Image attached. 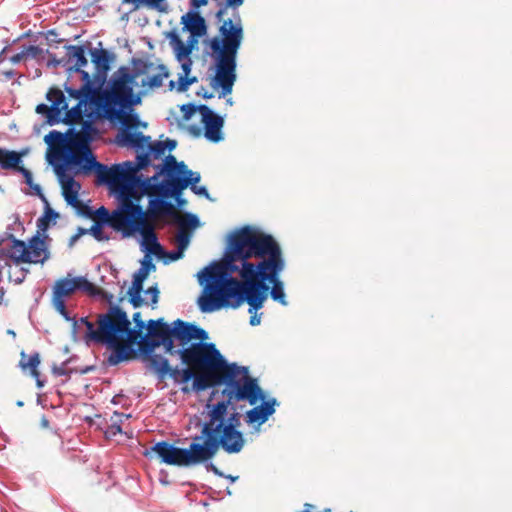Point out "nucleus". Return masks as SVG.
<instances>
[{"mask_svg":"<svg viewBox=\"0 0 512 512\" xmlns=\"http://www.w3.org/2000/svg\"><path fill=\"white\" fill-rule=\"evenodd\" d=\"M123 3L132 4L134 10L138 9L141 5H145L150 9L164 12L165 8L162 6L163 0H122Z\"/></svg>","mask_w":512,"mask_h":512,"instance_id":"obj_46","label":"nucleus"},{"mask_svg":"<svg viewBox=\"0 0 512 512\" xmlns=\"http://www.w3.org/2000/svg\"><path fill=\"white\" fill-rule=\"evenodd\" d=\"M81 76L82 85L79 88L70 86L67 82L64 84V90L69 97L86 96L96 98L98 94V86L95 85L93 77L83 68L80 71H73Z\"/></svg>","mask_w":512,"mask_h":512,"instance_id":"obj_24","label":"nucleus"},{"mask_svg":"<svg viewBox=\"0 0 512 512\" xmlns=\"http://www.w3.org/2000/svg\"><path fill=\"white\" fill-rule=\"evenodd\" d=\"M131 344L126 340H116L115 345L106 346L111 349V353L107 358V364L110 366H116L121 362L126 361L132 353Z\"/></svg>","mask_w":512,"mask_h":512,"instance_id":"obj_29","label":"nucleus"},{"mask_svg":"<svg viewBox=\"0 0 512 512\" xmlns=\"http://www.w3.org/2000/svg\"><path fill=\"white\" fill-rule=\"evenodd\" d=\"M141 95L142 92L135 93L134 84L116 70L95 98L97 117L109 122L119 120L141 104Z\"/></svg>","mask_w":512,"mask_h":512,"instance_id":"obj_6","label":"nucleus"},{"mask_svg":"<svg viewBox=\"0 0 512 512\" xmlns=\"http://www.w3.org/2000/svg\"><path fill=\"white\" fill-rule=\"evenodd\" d=\"M70 283L73 286V291H82L87 293L88 295H95L97 293H100L99 287H97L95 284L90 282L86 277L84 276H76L71 279H69Z\"/></svg>","mask_w":512,"mask_h":512,"instance_id":"obj_38","label":"nucleus"},{"mask_svg":"<svg viewBox=\"0 0 512 512\" xmlns=\"http://www.w3.org/2000/svg\"><path fill=\"white\" fill-rule=\"evenodd\" d=\"M150 452H155L162 463L174 466L190 467L204 462L199 441L192 438L188 448H180L167 441L156 442Z\"/></svg>","mask_w":512,"mask_h":512,"instance_id":"obj_14","label":"nucleus"},{"mask_svg":"<svg viewBox=\"0 0 512 512\" xmlns=\"http://www.w3.org/2000/svg\"><path fill=\"white\" fill-rule=\"evenodd\" d=\"M174 53H175V57L178 61H182L184 59H187V58H190V54H191V51H190V48L185 46L184 43H182V47L181 48H175L174 49Z\"/></svg>","mask_w":512,"mask_h":512,"instance_id":"obj_59","label":"nucleus"},{"mask_svg":"<svg viewBox=\"0 0 512 512\" xmlns=\"http://www.w3.org/2000/svg\"><path fill=\"white\" fill-rule=\"evenodd\" d=\"M55 172L58 175L59 182L63 189V197L68 205L76 208L79 214L84 215L85 217L92 216V209L89 205L83 204L79 201V190L81 189V185L74 178V173L70 170L72 174H65L60 167L54 166Z\"/></svg>","mask_w":512,"mask_h":512,"instance_id":"obj_18","label":"nucleus"},{"mask_svg":"<svg viewBox=\"0 0 512 512\" xmlns=\"http://www.w3.org/2000/svg\"><path fill=\"white\" fill-rule=\"evenodd\" d=\"M202 105L203 104L196 105L194 103H187L181 105L180 110L183 113V119L186 121L190 120L196 111H199L202 114Z\"/></svg>","mask_w":512,"mask_h":512,"instance_id":"obj_50","label":"nucleus"},{"mask_svg":"<svg viewBox=\"0 0 512 512\" xmlns=\"http://www.w3.org/2000/svg\"><path fill=\"white\" fill-rule=\"evenodd\" d=\"M88 119L82 122L81 131H73L67 139L66 149L60 160L64 165L65 170H71L74 174H83V171H78L86 160H90L91 155H94L89 148L90 143L98 134V129L94 125V120L97 117V111L88 115Z\"/></svg>","mask_w":512,"mask_h":512,"instance_id":"obj_9","label":"nucleus"},{"mask_svg":"<svg viewBox=\"0 0 512 512\" xmlns=\"http://www.w3.org/2000/svg\"><path fill=\"white\" fill-rule=\"evenodd\" d=\"M23 51L25 53V57H30L33 59L38 58L39 55L43 53V49L35 45L24 46Z\"/></svg>","mask_w":512,"mask_h":512,"instance_id":"obj_57","label":"nucleus"},{"mask_svg":"<svg viewBox=\"0 0 512 512\" xmlns=\"http://www.w3.org/2000/svg\"><path fill=\"white\" fill-rule=\"evenodd\" d=\"M49 241L51 239L45 233L38 229L28 244L17 239L9 231L0 234V260L8 265L11 260L15 264L20 263H41L43 264L50 258Z\"/></svg>","mask_w":512,"mask_h":512,"instance_id":"obj_8","label":"nucleus"},{"mask_svg":"<svg viewBox=\"0 0 512 512\" xmlns=\"http://www.w3.org/2000/svg\"><path fill=\"white\" fill-rule=\"evenodd\" d=\"M190 190L198 195V196H202L210 201H212V198L210 197V194L206 188V186H198V185H195L193 187L190 188Z\"/></svg>","mask_w":512,"mask_h":512,"instance_id":"obj_60","label":"nucleus"},{"mask_svg":"<svg viewBox=\"0 0 512 512\" xmlns=\"http://www.w3.org/2000/svg\"><path fill=\"white\" fill-rule=\"evenodd\" d=\"M183 252H184V250H182V249H180L178 247H177V249L169 251V252L165 251V254L162 257L164 263L168 264L169 262H173V261L179 260L180 258L183 257Z\"/></svg>","mask_w":512,"mask_h":512,"instance_id":"obj_56","label":"nucleus"},{"mask_svg":"<svg viewBox=\"0 0 512 512\" xmlns=\"http://www.w3.org/2000/svg\"><path fill=\"white\" fill-rule=\"evenodd\" d=\"M108 72L106 70H96L95 75L93 77V81L95 82V85L98 86V94L100 95V91L104 86V84L107 82V76Z\"/></svg>","mask_w":512,"mask_h":512,"instance_id":"obj_54","label":"nucleus"},{"mask_svg":"<svg viewBox=\"0 0 512 512\" xmlns=\"http://www.w3.org/2000/svg\"><path fill=\"white\" fill-rule=\"evenodd\" d=\"M69 360L62 362L59 366H53L52 372L55 376H69L71 374V370L67 368Z\"/></svg>","mask_w":512,"mask_h":512,"instance_id":"obj_58","label":"nucleus"},{"mask_svg":"<svg viewBox=\"0 0 512 512\" xmlns=\"http://www.w3.org/2000/svg\"><path fill=\"white\" fill-rule=\"evenodd\" d=\"M264 291V289H258L257 287L249 289L224 304L218 303L217 305L212 306V312L222 308L236 309L246 302L248 304V313L251 315L249 324L251 326H257L261 323V317L263 315L262 312L258 311L263 308L264 303L266 302V294Z\"/></svg>","mask_w":512,"mask_h":512,"instance_id":"obj_17","label":"nucleus"},{"mask_svg":"<svg viewBox=\"0 0 512 512\" xmlns=\"http://www.w3.org/2000/svg\"><path fill=\"white\" fill-rule=\"evenodd\" d=\"M130 209V221L125 230H123L122 236L124 238L131 237L135 233L141 235L140 248L145 254L144 256L153 255L157 258H161L165 254V249L159 243L157 234L154 226L148 221L150 215L148 214V208L146 210L140 204H131L128 206Z\"/></svg>","mask_w":512,"mask_h":512,"instance_id":"obj_10","label":"nucleus"},{"mask_svg":"<svg viewBox=\"0 0 512 512\" xmlns=\"http://www.w3.org/2000/svg\"><path fill=\"white\" fill-rule=\"evenodd\" d=\"M46 53L49 56V59L47 61L48 67H57L61 65L67 70L66 57L57 58L56 55L54 53H51L49 50H46Z\"/></svg>","mask_w":512,"mask_h":512,"instance_id":"obj_55","label":"nucleus"},{"mask_svg":"<svg viewBox=\"0 0 512 512\" xmlns=\"http://www.w3.org/2000/svg\"><path fill=\"white\" fill-rule=\"evenodd\" d=\"M89 54L91 56V61L95 66V70H106L109 71L111 68V63L114 59V54L109 52L102 47L91 48L89 49Z\"/></svg>","mask_w":512,"mask_h":512,"instance_id":"obj_33","label":"nucleus"},{"mask_svg":"<svg viewBox=\"0 0 512 512\" xmlns=\"http://www.w3.org/2000/svg\"><path fill=\"white\" fill-rule=\"evenodd\" d=\"M77 321H79L80 326H84L86 328V332L83 337L85 343L87 345H89L90 342L94 343L95 334H96V330H97V328H95V325L91 321H89L87 317H81V318L77 319Z\"/></svg>","mask_w":512,"mask_h":512,"instance_id":"obj_47","label":"nucleus"},{"mask_svg":"<svg viewBox=\"0 0 512 512\" xmlns=\"http://www.w3.org/2000/svg\"><path fill=\"white\" fill-rule=\"evenodd\" d=\"M168 38L170 40V45L172 46L173 50L177 47V48H181L182 47V43L183 41L179 38V35L176 31H171L169 34H168Z\"/></svg>","mask_w":512,"mask_h":512,"instance_id":"obj_61","label":"nucleus"},{"mask_svg":"<svg viewBox=\"0 0 512 512\" xmlns=\"http://www.w3.org/2000/svg\"><path fill=\"white\" fill-rule=\"evenodd\" d=\"M26 354L25 352L21 353L20 367L23 370H30L31 375L36 379V384L38 388H42L44 386V381L39 378L38 366L40 364V356L38 352L31 354L27 361H25Z\"/></svg>","mask_w":512,"mask_h":512,"instance_id":"obj_35","label":"nucleus"},{"mask_svg":"<svg viewBox=\"0 0 512 512\" xmlns=\"http://www.w3.org/2000/svg\"><path fill=\"white\" fill-rule=\"evenodd\" d=\"M155 367L151 370L159 381H163L166 377H170L174 384L183 385L191 381L194 377V371L189 367L179 369L172 367L166 357H156Z\"/></svg>","mask_w":512,"mask_h":512,"instance_id":"obj_21","label":"nucleus"},{"mask_svg":"<svg viewBox=\"0 0 512 512\" xmlns=\"http://www.w3.org/2000/svg\"><path fill=\"white\" fill-rule=\"evenodd\" d=\"M131 417L130 414H123L119 412H114V416L112 417V423L107 426L104 433L106 438H113L118 434H122V419Z\"/></svg>","mask_w":512,"mask_h":512,"instance_id":"obj_43","label":"nucleus"},{"mask_svg":"<svg viewBox=\"0 0 512 512\" xmlns=\"http://www.w3.org/2000/svg\"><path fill=\"white\" fill-rule=\"evenodd\" d=\"M110 123L114 126H119V131L122 128H125L126 130L134 132L133 130H136L139 127L141 121L138 114L134 112L133 109L132 111H128L126 114L120 117L119 120H115Z\"/></svg>","mask_w":512,"mask_h":512,"instance_id":"obj_37","label":"nucleus"},{"mask_svg":"<svg viewBox=\"0 0 512 512\" xmlns=\"http://www.w3.org/2000/svg\"><path fill=\"white\" fill-rule=\"evenodd\" d=\"M163 329L168 340V346L171 350H177L174 342L179 343V348L187 347L192 343L191 323L177 319L171 324L163 320Z\"/></svg>","mask_w":512,"mask_h":512,"instance_id":"obj_22","label":"nucleus"},{"mask_svg":"<svg viewBox=\"0 0 512 512\" xmlns=\"http://www.w3.org/2000/svg\"><path fill=\"white\" fill-rule=\"evenodd\" d=\"M191 236L192 233L190 231L179 228L176 235L177 247L185 250L190 243Z\"/></svg>","mask_w":512,"mask_h":512,"instance_id":"obj_49","label":"nucleus"},{"mask_svg":"<svg viewBox=\"0 0 512 512\" xmlns=\"http://www.w3.org/2000/svg\"><path fill=\"white\" fill-rule=\"evenodd\" d=\"M265 397L260 401H263L260 405L253 407L246 412V422L248 424L258 423L261 425L265 423L268 418L274 414L276 399L273 398L269 401H264Z\"/></svg>","mask_w":512,"mask_h":512,"instance_id":"obj_27","label":"nucleus"},{"mask_svg":"<svg viewBox=\"0 0 512 512\" xmlns=\"http://www.w3.org/2000/svg\"><path fill=\"white\" fill-rule=\"evenodd\" d=\"M200 464H204L205 469L208 472H212L218 477H224V473L221 470H219L211 460H208L207 462H201Z\"/></svg>","mask_w":512,"mask_h":512,"instance_id":"obj_62","label":"nucleus"},{"mask_svg":"<svg viewBox=\"0 0 512 512\" xmlns=\"http://www.w3.org/2000/svg\"><path fill=\"white\" fill-rule=\"evenodd\" d=\"M159 73L149 76L142 80L141 85L143 87H149L151 89L159 88L162 86L163 79L168 78L169 72L164 64L158 66Z\"/></svg>","mask_w":512,"mask_h":512,"instance_id":"obj_42","label":"nucleus"},{"mask_svg":"<svg viewBox=\"0 0 512 512\" xmlns=\"http://www.w3.org/2000/svg\"><path fill=\"white\" fill-rule=\"evenodd\" d=\"M104 227H107V225H104L103 223H94L90 227L89 233L98 241L109 240V236L103 231Z\"/></svg>","mask_w":512,"mask_h":512,"instance_id":"obj_51","label":"nucleus"},{"mask_svg":"<svg viewBox=\"0 0 512 512\" xmlns=\"http://www.w3.org/2000/svg\"><path fill=\"white\" fill-rule=\"evenodd\" d=\"M273 238L251 226L241 227L229 235L223 261H213L196 274L203 288L197 301L202 313H211L212 306L224 304L254 288L252 282L259 261L265 257Z\"/></svg>","mask_w":512,"mask_h":512,"instance_id":"obj_1","label":"nucleus"},{"mask_svg":"<svg viewBox=\"0 0 512 512\" xmlns=\"http://www.w3.org/2000/svg\"><path fill=\"white\" fill-rule=\"evenodd\" d=\"M36 112L38 114L46 115V122L51 126L56 125L62 121V116H60L58 113L54 114L52 112V106L49 107L45 103L38 104L36 107Z\"/></svg>","mask_w":512,"mask_h":512,"instance_id":"obj_45","label":"nucleus"},{"mask_svg":"<svg viewBox=\"0 0 512 512\" xmlns=\"http://www.w3.org/2000/svg\"><path fill=\"white\" fill-rule=\"evenodd\" d=\"M24 152H17L0 147V167L5 170H16L22 163Z\"/></svg>","mask_w":512,"mask_h":512,"instance_id":"obj_34","label":"nucleus"},{"mask_svg":"<svg viewBox=\"0 0 512 512\" xmlns=\"http://www.w3.org/2000/svg\"><path fill=\"white\" fill-rule=\"evenodd\" d=\"M183 191L178 190L175 182L169 178L158 180L148 198V214L151 220L173 216L176 214V208L182 209L186 205V200L182 196Z\"/></svg>","mask_w":512,"mask_h":512,"instance_id":"obj_13","label":"nucleus"},{"mask_svg":"<svg viewBox=\"0 0 512 512\" xmlns=\"http://www.w3.org/2000/svg\"><path fill=\"white\" fill-rule=\"evenodd\" d=\"M20 174H22V176L24 177L25 179V183L27 185H30L32 184L33 182V175L31 173L30 170H28L27 168L23 167V166H18L17 169H16Z\"/></svg>","mask_w":512,"mask_h":512,"instance_id":"obj_64","label":"nucleus"},{"mask_svg":"<svg viewBox=\"0 0 512 512\" xmlns=\"http://www.w3.org/2000/svg\"><path fill=\"white\" fill-rule=\"evenodd\" d=\"M200 371L199 374L194 371V377L191 379L194 392H203L224 385L223 400H230V403L247 401L250 405H255L258 400L264 398L258 380L249 375L247 366L230 363L224 365L223 369Z\"/></svg>","mask_w":512,"mask_h":512,"instance_id":"obj_4","label":"nucleus"},{"mask_svg":"<svg viewBox=\"0 0 512 512\" xmlns=\"http://www.w3.org/2000/svg\"><path fill=\"white\" fill-rule=\"evenodd\" d=\"M163 318L156 320H149L147 322V333L137 340L140 344L141 354L149 359V368L152 370L155 367L156 357H164L161 354L155 353V349L159 346L164 347L167 354L173 355V350L168 346V340L163 329Z\"/></svg>","mask_w":512,"mask_h":512,"instance_id":"obj_16","label":"nucleus"},{"mask_svg":"<svg viewBox=\"0 0 512 512\" xmlns=\"http://www.w3.org/2000/svg\"><path fill=\"white\" fill-rule=\"evenodd\" d=\"M129 318L119 305H111L105 313L98 315L94 343L104 346L115 345L116 340H126L129 336Z\"/></svg>","mask_w":512,"mask_h":512,"instance_id":"obj_12","label":"nucleus"},{"mask_svg":"<svg viewBox=\"0 0 512 512\" xmlns=\"http://www.w3.org/2000/svg\"><path fill=\"white\" fill-rule=\"evenodd\" d=\"M186 168V164L183 161L177 162L173 155H168L164 158L163 163L155 166V172L160 171L159 178L166 180L170 174L181 175L183 169Z\"/></svg>","mask_w":512,"mask_h":512,"instance_id":"obj_31","label":"nucleus"},{"mask_svg":"<svg viewBox=\"0 0 512 512\" xmlns=\"http://www.w3.org/2000/svg\"><path fill=\"white\" fill-rule=\"evenodd\" d=\"M132 321L134 322V327H131V321L129 320V336H128V342L129 343H137V340L142 337V331L146 328L147 329V323H145L141 319V313L135 312L132 316Z\"/></svg>","mask_w":512,"mask_h":512,"instance_id":"obj_40","label":"nucleus"},{"mask_svg":"<svg viewBox=\"0 0 512 512\" xmlns=\"http://www.w3.org/2000/svg\"><path fill=\"white\" fill-rule=\"evenodd\" d=\"M44 141L49 146L63 145L66 142V137L65 134L60 131L51 130L47 135H45Z\"/></svg>","mask_w":512,"mask_h":512,"instance_id":"obj_48","label":"nucleus"},{"mask_svg":"<svg viewBox=\"0 0 512 512\" xmlns=\"http://www.w3.org/2000/svg\"><path fill=\"white\" fill-rule=\"evenodd\" d=\"M201 107L204 137L210 142L219 143L223 140L222 128L224 119L207 105H202Z\"/></svg>","mask_w":512,"mask_h":512,"instance_id":"obj_23","label":"nucleus"},{"mask_svg":"<svg viewBox=\"0 0 512 512\" xmlns=\"http://www.w3.org/2000/svg\"><path fill=\"white\" fill-rule=\"evenodd\" d=\"M131 63L133 66L132 70L127 66H121L117 71L133 84H135V80L138 76L146 74L153 66L148 60L140 58H132Z\"/></svg>","mask_w":512,"mask_h":512,"instance_id":"obj_30","label":"nucleus"},{"mask_svg":"<svg viewBox=\"0 0 512 512\" xmlns=\"http://www.w3.org/2000/svg\"><path fill=\"white\" fill-rule=\"evenodd\" d=\"M286 261L279 243L273 238L265 257L259 261V268L252 282L253 287L264 289L266 299L270 298L282 306H287L284 282L280 278Z\"/></svg>","mask_w":512,"mask_h":512,"instance_id":"obj_7","label":"nucleus"},{"mask_svg":"<svg viewBox=\"0 0 512 512\" xmlns=\"http://www.w3.org/2000/svg\"><path fill=\"white\" fill-rule=\"evenodd\" d=\"M219 34L221 38L216 36L209 41L215 66L210 85L214 89H221V98L232 92L237 78V53L243 40V27L238 13L235 15V22L231 19L223 22Z\"/></svg>","mask_w":512,"mask_h":512,"instance_id":"obj_5","label":"nucleus"},{"mask_svg":"<svg viewBox=\"0 0 512 512\" xmlns=\"http://www.w3.org/2000/svg\"><path fill=\"white\" fill-rule=\"evenodd\" d=\"M46 98L51 102L52 112L62 116L63 111H67V102L65 95L58 88H51L46 94Z\"/></svg>","mask_w":512,"mask_h":512,"instance_id":"obj_36","label":"nucleus"},{"mask_svg":"<svg viewBox=\"0 0 512 512\" xmlns=\"http://www.w3.org/2000/svg\"><path fill=\"white\" fill-rule=\"evenodd\" d=\"M44 203L46 205L45 212L37 221V227L42 231V233H45V231L48 229V222L53 221L55 223L59 216L58 212L49 206L47 200Z\"/></svg>","mask_w":512,"mask_h":512,"instance_id":"obj_44","label":"nucleus"},{"mask_svg":"<svg viewBox=\"0 0 512 512\" xmlns=\"http://www.w3.org/2000/svg\"><path fill=\"white\" fill-rule=\"evenodd\" d=\"M120 207L115 210L113 213H110L109 210L101 206L95 211L92 210V216L95 215L98 220L95 223H103L107 225V227H111L116 231H120L123 234V230L127 227L130 221V209L128 208L131 204H139L138 202H134L131 200H119Z\"/></svg>","mask_w":512,"mask_h":512,"instance_id":"obj_19","label":"nucleus"},{"mask_svg":"<svg viewBox=\"0 0 512 512\" xmlns=\"http://www.w3.org/2000/svg\"><path fill=\"white\" fill-rule=\"evenodd\" d=\"M73 286L69 281V278H62L55 282L53 287L52 299L65 300V298L73 294Z\"/></svg>","mask_w":512,"mask_h":512,"instance_id":"obj_41","label":"nucleus"},{"mask_svg":"<svg viewBox=\"0 0 512 512\" xmlns=\"http://www.w3.org/2000/svg\"><path fill=\"white\" fill-rule=\"evenodd\" d=\"M175 182V187L178 190H185L187 187L191 188L200 182L201 175L198 172L187 169H183L181 175L170 174L168 177Z\"/></svg>","mask_w":512,"mask_h":512,"instance_id":"obj_32","label":"nucleus"},{"mask_svg":"<svg viewBox=\"0 0 512 512\" xmlns=\"http://www.w3.org/2000/svg\"><path fill=\"white\" fill-rule=\"evenodd\" d=\"M183 30L188 31L194 36H205L207 34V24L203 16L198 11L189 10L181 17Z\"/></svg>","mask_w":512,"mask_h":512,"instance_id":"obj_28","label":"nucleus"},{"mask_svg":"<svg viewBox=\"0 0 512 512\" xmlns=\"http://www.w3.org/2000/svg\"><path fill=\"white\" fill-rule=\"evenodd\" d=\"M156 270L152 257L144 256L140 261L139 269L133 274L132 285L128 289L129 303L133 308H139L143 305L144 301L141 296L143 291V282L148 277L149 273Z\"/></svg>","mask_w":512,"mask_h":512,"instance_id":"obj_20","label":"nucleus"},{"mask_svg":"<svg viewBox=\"0 0 512 512\" xmlns=\"http://www.w3.org/2000/svg\"><path fill=\"white\" fill-rule=\"evenodd\" d=\"M236 403L220 400L205 405V420L201 432L194 436L199 441L204 462L211 460L221 448L227 454H238L245 445L241 426V414L236 411Z\"/></svg>","mask_w":512,"mask_h":512,"instance_id":"obj_2","label":"nucleus"},{"mask_svg":"<svg viewBox=\"0 0 512 512\" xmlns=\"http://www.w3.org/2000/svg\"><path fill=\"white\" fill-rule=\"evenodd\" d=\"M52 304L56 311L66 320L72 321L73 316L70 315L69 311L66 309L65 300H57L52 299Z\"/></svg>","mask_w":512,"mask_h":512,"instance_id":"obj_53","label":"nucleus"},{"mask_svg":"<svg viewBox=\"0 0 512 512\" xmlns=\"http://www.w3.org/2000/svg\"><path fill=\"white\" fill-rule=\"evenodd\" d=\"M145 294H148V295L151 296V304L155 305L158 302V299H159V289H158L157 284L149 287L145 291Z\"/></svg>","mask_w":512,"mask_h":512,"instance_id":"obj_63","label":"nucleus"},{"mask_svg":"<svg viewBox=\"0 0 512 512\" xmlns=\"http://www.w3.org/2000/svg\"><path fill=\"white\" fill-rule=\"evenodd\" d=\"M170 217L172 218L173 223L177 224L179 228H183L184 230H188L190 232L200 225L199 217L191 212H185L184 218H181L177 214Z\"/></svg>","mask_w":512,"mask_h":512,"instance_id":"obj_39","label":"nucleus"},{"mask_svg":"<svg viewBox=\"0 0 512 512\" xmlns=\"http://www.w3.org/2000/svg\"><path fill=\"white\" fill-rule=\"evenodd\" d=\"M73 98L77 99L78 103L74 105L71 109L67 108V111H64L65 115L62 116L61 121L68 125L83 122L82 119L85 116V111L88 105H90L93 108V112H95V98L86 96H79Z\"/></svg>","mask_w":512,"mask_h":512,"instance_id":"obj_25","label":"nucleus"},{"mask_svg":"<svg viewBox=\"0 0 512 512\" xmlns=\"http://www.w3.org/2000/svg\"><path fill=\"white\" fill-rule=\"evenodd\" d=\"M65 49L67 73L71 76L73 71H80L81 68L88 64L86 47L84 45H66Z\"/></svg>","mask_w":512,"mask_h":512,"instance_id":"obj_26","label":"nucleus"},{"mask_svg":"<svg viewBox=\"0 0 512 512\" xmlns=\"http://www.w3.org/2000/svg\"><path fill=\"white\" fill-rule=\"evenodd\" d=\"M192 340L196 342L206 343L205 341L209 338L207 331L203 328L191 323Z\"/></svg>","mask_w":512,"mask_h":512,"instance_id":"obj_52","label":"nucleus"},{"mask_svg":"<svg viewBox=\"0 0 512 512\" xmlns=\"http://www.w3.org/2000/svg\"><path fill=\"white\" fill-rule=\"evenodd\" d=\"M181 363L194 370H218L230 364L214 343L192 342L187 347L173 350Z\"/></svg>","mask_w":512,"mask_h":512,"instance_id":"obj_11","label":"nucleus"},{"mask_svg":"<svg viewBox=\"0 0 512 512\" xmlns=\"http://www.w3.org/2000/svg\"><path fill=\"white\" fill-rule=\"evenodd\" d=\"M116 144L135 150L140 155L147 156V165H151V157L160 158L166 152L165 142H151V137L142 132H131L122 128L115 139Z\"/></svg>","mask_w":512,"mask_h":512,"instance_id":"obj_15","label":"nucleus"},{"mask_svg":"<svg viewBox=\"0 0 512 512\" xmlns=\"http://www.w3.org/2000/svg\"><path fill=\"white\" fill-rule=\"evenodd\" d=\"M147 167V156L139 153H136L135 162L125 161L111 167L101 164L95 155H91L88 163H84L78 171H83L84 175L95 172L98 182L107 185L118 200L132 199L140 203L142 196H150L161 173L158 171L151 177H144L139 172Z\"/></svg>","mask_w":512,"mask_h":512,"instance_id":"obj_3","label":"nucleus"}]
</instances>
